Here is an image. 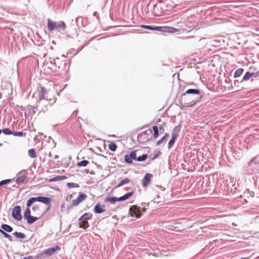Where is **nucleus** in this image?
Wrapping results in <instances>:
<instances>
[{
    "mask_svg": "<svg viewBox=\"0 0 259 259\" xmlns=\"http://www.w3.org/2000/svg\"><path fill=\"white\" fill-rule=\"evenodd\" d=\"M51 201H52V198L50 197L49 203L48 204H46V205H47V207L46 208L44 212H43V213L41 214V217H42L47 213V212L50 209V208L51 207Z\"/></svg>",
    "mask_w": 259,
    "mask_h": 259,
    "instance_id": "nucleus-40",
    "label": "nucleus"
},
{
    "mask_svg": "<svg viewBox=\"0 0 259 259\" xmlns=\"http://www.w3.org/2000/svg\"><path fill=\"white\" fill-rule=\"evenodd\" d=\"M244 71V69L242 68H240L236 70L234 72L233 77L237 78L241 75L242 73Z\"/></svg>",
    "mask_w": 259,
    "mask_h": 259,
    "instance_id": "nucleus-29",
    "label": "nucleus"
},
{
    "mask_svg": "<svg viewBox=\"0 0 259 259\" xmlns=\"http://www.w3.org/2000/svg\"><path fill=\"white\" fill-rule=\"evenodd\" d=\"M87 198V195L85 193L79 192L77 198L72 201L71 205L76 206L82 201L85 200Z\"/></svg>",
    "mask_w": 259,
    "mask_h": 259,
    "instance_id": "nucleus-11",
    "label": "nucleus"
},
{
    "mask_svg": "<svg viewBox=\"0 0 259 259\" xmlns=\"http://www.w3.org/2000/svg\"><path fill=\"white\" fill-rule=\"evenodd\" d=\"M12 179H5V180H3L1 181H0V187L4 185H7V184H9L10 183H11L12 182Z\"/></svg>",
    "mask_w": 259,
    "mask_h": 259,
    "instance_id": "nucleus-45",
    "label": "nucleus"
},
{
    "mask_svg": "<svg viewBox=\"0 0 259 259\" xmlns=\"http://www.w3.org/2000/svg\"><path fill=\"white\" fill-rule=\"evenodd\" d=\"M204 93L198 89H188L179 99L181 107L185 109L194 106L203 97Z\"/></svg>",
    "mask_w": 259,
    "mask_h": 259,
    "instance_id": "nucleus-2",
    "label": "nucleus"
},
{
    "mask_svg": "<svg viewBox=\"0 0 259 259\" xmlns=\"http://www.w3.org/2000/svg\"><path fill=\"white\" fill-rule=\"evenodd\" d=\"M83 18H84V20H87V17H76L75 18V21L77 25H78L79 22H81V23L83 21Z\"/></svg>",
    "mask_w": 259,
    "mask_h": 259,
    "instance_id": "nucleus-48",
    "label": "nucleus"
},
{
    "mask_svg": "<svg viewBox=\"0 0 259 259\" xmlns=\"http://www.w3.org/2000/svg\"><path fill=\"white\" fill-rule=\"evenodd\" d=\"M13 235L15 236L17 239H19L21 240L24 239L26 238V235L22 232H15L13 233Z\"/></svg>",
    "mask_w": 259,
    "mask_h": 259,
    "instance_id": "nucleus-27",
    "label": "nucleus"
},
{
    "mask_svg": "<svg viewBox=\"0 0 259 259\" xmlns=\"http://www.w3.org/2000/svg\"><path fill=\"white\" fill-rule=\"evenodd\" d=\"M240 80H239L238 79H235L234 81V84L236 86H238L239 83H241L242 82H240Z\"/></svg>",
    "mask_w": 259,
    "mask_h": 259,
    "instance_id": "nucleus-52",
    "label": "nucleus"
},
{
    "mask_svg": "<svg viewBox=\"0 0 259 259\" xmlns=\"http://www.w3.org/2000/svg\"><path fill=\"white\" fill-rule=\"evenodd\" d=\"M117 145L116 144L113 142H110V143L108 145V148L110 150H111L112 152H114L116 151L117 149Z\"/></svg>",
    "mask_w": 259,
    "mask_h": 259,
    "instance_id": "nucleus-36",
    "label": "nucleus"
},
{
    "mask_svg": "<svg viewBox=\"0 0 259 259\" xmlns=\"http://www.w3.org/2000/svg\"><path fill=\"white\" fill-rule=\"evenodd\" d=\"M152 130L153 131V134L152 136H151L152 138L153 137L154 139H156L158 137L159 135L158 126L153 125L152 126Z\"/></svg>",
    "mask_w": 259,
    "mask_h": 259,
    "instance_id": "nucleus-26",
    "label": "nucleus"
},
{
    "mask_svg": "<svg viewBox=\"0 0 259 259\" xmlns=\"http://www.w3.org/2000/svg\"><path fill=\"white\" fill-rule=\"evenodd\" d=\"M182 127V125L181 123L178 124L177 126H176L172 132L171 136L175 137V138H178L179 137V132L181 131Z\"/></svg>",
    "mask_w": 259,
    "mask_h": 259,
    "instance_id": "nucleus-18",
    "label": "nucleus"
},
{
    "mask_svg": "<svg viewBox=\"0 0 259 259\" xmlns=\"http://www.w3.org/2000/svg\"><path fill=\"white\" fill-rule=\"evenodd\" d=\"M254 193L253 192L249 191L248 190H247V191L244 192L243 197L249 198V196L253 197L254 196Z\"/></svg>",
    "mask_w": 259,
    "mask_h": 259,
    "instance_id": "nucleus-39",
    "label": "nucleus"
},
{
    "mask_svg": "<svg viewBox=\"0 0 259 259\" xmlns=\"http://www.w3.org/2000/svg\"><path fill=\"white\" fill-rule=\"evenodd\" d=\"M252 77H258L257 75V73L256 72H253Z\"/></svg>",
    "mask_w": 259,
    "mask_h": 259,
    "instance_id": "nucleus-56",
    "label": "nucleus"
},
{
    "mask_svg": "<svg viewBox=\"0 0 259 259\" xmlns=\"http://www.w3.org/2000/svg\"><path fill=\"white\" fill-rule=\"evenodd\" d=\"M25 133H24L22 132H12V135L16 136V137H23L24 135H25Z\"/></svg>",
    "mask_w": 259,
    "mask_h": 259,
    "instance_id": "nucleus-42",
    "label": "nucleus"
},
{
    "mask_svg": "<svg viewBox=\"0 0 259 259\" xmlns=\"http://www.w3.org/2000/svg\"><path fill=\"white\" fill-rule=\"evenodd\" d=\"M168 137L169 134L167 133H165L164 135L160 139L157 141L156 145L159 146L161 145L163 143L165 142Z\"/></svg>",
    "mask_w": 259,
    "mask_h": 259,
    "instance_id": "nucleus-24",
    "label": "nucleus"
},
{
    "mask_svg": "<svg viewBox=\"0 0 259 259\" xmlns=\"http://www.w3.org/2000/svg\"><path fill=\"white\" fill-rule=\"evenodd\" d=\"M140 27L142 28H144L148 30H153V25H141Z\"/></svg>",
    "mask_w": 259,
    "mask_h": 259,
    "instance_id": "nucleus-46",
    "label": "nucleus"
},
{
    "mask_svg": "<svg viewBox=\"0 0 259 259\" xmlns=\"http://www.w3.org/2000/svg\"><path fill=\"white\" fill-rule=\"evenodd\" d=\"M23 259H34V258L32 256L29 255L28 256L24 257Z\"/></svg>",
    "mask_w": 259,
    "mask_h": 259,
    "instance_id": "nucleus-55",
    "label": "nucleus"
},
{
    "mask_svg": "<svg viewBox=\"0 0 259 259\" xmlns=\"http://www.w3.org/2000/svg\"><path fill=\"white\" fill-rule=\"evenodd\" d=\"M36 37H38V38L36 40V45L39 46H43L45 44V40L42 39L38 34H36Z\"/></svg>",
    "mask_w": 259,
    "mask_h": 259,
    "instance_id": "nucleus-33",
    "label": "nucleus"
},
{
    "mask_svg": "<svg viewBox=\"0 0 259 259\" xmlns=\"http://www.w3.org/2000/svg\"><path fill=\"white\" fill-rule=\"evenodd\" d=\"M259 164V155L253 157L247 163V166L250 170L253 168L254 165Z\"/></svg>",
    "mask_w": 259,
    "mask_h": 259,
    "instance_id": "nucleus-15",
    "label": "nucleus"
},
{
    "mask_svg": "<svg viewBox=\"0 0 259 259\" xmlns=\"http://www.w3.org/2000/svg\"><path fill=\"white\" fill-rule=\"evenodd\" d=\"M36 94H38V100L36 101L35 105L32 106L28 105L27 106V112L28 114H31L33 115L36 112V110L39 107L40 111H45L47 109V105L48 104L54 103L57 100L56 98L53 99H49L48 95V90L44 87L39 85L38 87Z\"/></svg>",
    "mask_w": 259,
    "mask_h": 259,
    "instance_id": "nucleus-1",
    "label": "nucleus"
},
{
    "mask_svg": "<svg viewBox=\"0 0 259 259\" xmlns=\"http://www.w3.org/2000/svg\"><path fill=\"white\" fill-rule=\"evenodd\" d=\"M153 175L149 173H146L144 176L142 181V185L143 187H147L150 183Z\"/></svg>",
    "mask_w": 259,
    "mask_h": 259,
    "instance_id": "nucleus-13",
    "label": "nucleus"
},
{
    "mask_svg": "<svg viewBox=\"0 0 259 259\" xmlns=\"http://www.w3.org/2000/svg\"><path fill=\"white\" fill-rule=\"evenodd\" d=\"M49 201L50 197L41 196H38L35 197H30L27 201L28 204H30L31 205L35 202H39L45 204H48L49 203Z\"/></svg>",
    "mask_w": 259,
    "mask_h": 259,
    "instance_id": "nucleus-8",
    "label": "nucleus"
},
{
    "mask_svg": "<svg viewBox=\"0 0 259 259\" xmlns=\"http://www.w3.org/2000/svg\"><path fill=\"white\" fill-rule=\"evenodd\" d=\"M148 157L147 154H143L142 155L137 157L136 156V161L138 162H143L145 161Z\"/></svg>",
    "mask_w": 259,
    "mask_h": 259,
    "instance_id": "nucleus-30",
    "label": "nucleus"
},
{
    "mask_svg": "<svg viewBox=\"0 0 259 259\" xmlns=\"http://www.w3.org/2000/svg\"><path fill=\"white\" fill-rule=\"evenodd\" d=\"M58 158H59V156H58V155H56L55 156L54 159H57Z\"/></svg>",
    "mask_w": 259,
    "mask_h": 259,
    "instance_id": "nucleus-59",
    "label": "nucleus"
},
{
    "mask_svg": "<svg viewBox=\"0 0 259 259\" xmlns=\"http://www.w3.org/2000/svg\"><path fill=\"white\" fill-rule=\"evenodd\" d=\"M252 75L253 72H250L249 71L246 72L240 82H243L249 80L251 77H252Z\"/></svg>",
    "mask_w": 259,
    "mask_h": 259,
    "instance_id": "nucleus-22",
    "label": "nucleus"
},
{
    "mask_svg": "<svg viewBox=\"0 0 259 259\" xmlns=\"http://www.w3.org/2000/svg\"><path fill=\"white\" fill-rule=\"evenodd\" d=\"M39 209V206L37 205H34L32 207V209L33 210V211H35L37 209Z\"/></svg>",
    "mask_w": 259,
    "mask_h": 259,
    "instance_id": "nucleus-53",
    "label": "nucleus"
},
{
    "mask_svg": "<svg viewBox=\"0 0 259 259\" xmlns=\"http://www.w3.org/2000/svg\"><path fill=\"white\" fill-rule=\"evenodd\" d=\"M104 205H101L100 202L96 204L94 207V212L96 214H101L105 211Z\"/></svg>",
    "mask_w": 259,
    "mask_h": 259,
    "instance_id": "nucleus-16",
    "label": "nucleus"
},
{
    "mask_svg": "<svg viewBox=\"0 0 259 259\" xmlns=\"http://www.w3.org/2000/svg\"><path fill=\"white\" fill-rule=\"evenodd\" d=\"M145 211V208H142L137 205H134L130 207L127 217L132 218L133 220L139 219L143 215V212Z\"/></svg>",
    "mask_w": 259,
    "mask_h": 259,
    "instance_id": "nucleus-3",
    "label": "nucleus"
},
{
    "mask_svg": "<svg viewBox=\"0 0 259 259\" xmlns=\"http://www.w3.org/2000/svg\"><path fill=\"white\" fill-rule=\"evenodd\" d=\"M166 123L165 122H162L161 123L159 124L158 129L159 130L160 133H163L164 132V127L165 126Z\"/></svg>",
    "mask_w": 259,
    "mask_h": 259,
    "instance_id": "nucleus-44",
    "label": "nucleus"
},
{
    "mask_svg": "<svg viewBox=\"0 0 259 259\" xmlns=\"http://www.w3.org/2000/svg\"><path fill=\"white\" fill-rule=\"evenodd\" d=\"M44 254H45L44 253V251H43V252H41L40 253L36 255H35L34 257V258L35 259H44L45 257Z\"/></svg>",
    "mask_w": 259,
    "mask_h": 259,
    "instance_id": "nucleus-47",
    "label": "nucleus"
},
{
    "mask_svg": "<svg viewBox=\"0 0 259 259\" xmlns=\"http://www.w3.org/2000/svg\"><path fill=\"white\" fill-rule=\"evenodd\" d=\"M65 202H63V203H62L61 204V208H64L65 207Z\"/></svg>",
    "mask_w": 259,
    "mask_h": 259,
    "instance_id": "nucleus-57",
    "label": "nucleus"
},
{
    "mask_svg": "<svg viewBox=\"0 0 259 259\" xmlns=\"http://www.w3.org/2000/svg\"><path fill=\"white\" fill-rule=\"evenodd\" d=\"M0 233L4 235L5 238L8 239L10 241L12 242L13 241L12 236L8 233V232H6L4 230L0 229Z\"/></svg>",
    "mask_w": 259,
    "mask_h": 259,
    "instance_id": "nucleus-31",
    "label": "nucleus"
},
{
    "mask_svg": "<svg viewBox=\"0 0 259 259\" xmlns=\"http://www.w3.org/2000/svg\"><path fill=\"white\" fill-rule=\"evenodd\" d=\"M71 207V206H68L67 207V211H68V213H69V209Z\"/></svg>",
    "mask_w": 259,
    "mask_h": 259,
    "instance_id": "nucleus-61",
    "label": "nucleus"
},
{
    "mask_svg": "<svg viewBox=\"0 0 259 259\" xmlns=\"http://www.w3.org/2000/svg\"><path fill=\"white\" fill-rule=\"evenodd\" d=\"M130 182H131V180L128 178H126L121 180L120 182L118 183V184L114 187V188L115 189L120 187L125 184L129 183Z\"/></svg>",
    "mask_w": 259,
    "mask_h": 259,
    "instance_id": "nucleus-25",
    "label": "nucleus"
},
{
    "mask_svg": "<svg viewBox=\"0 0 259 259\" xmlns=\"http://www.w3.org/2000/svg\"><path fill=\"white\" fill-rule=\"evenodd\" d=\"M161 154V152L160 151H158L157 153L155 154L152 157L150 158V160H154L155 159L157 158Z\"/></svg>",
    "mask_w": 259,
    "mask_h": 259,
    "instance_id": "nucleus-50",
    "label": "nucleus"
},
{
    "mask_svg": "<svg viewBox=\"0 0 259 259\" xmlns=\"http://www.w3.org/2000/svg\"><path fill=\"white\" fill-rule=\"evenodd\" d=\"M2 133H3L5 135H12V132L10 128H5L1 130Z\"/></svg>",
    "mask_w": 259,
    "mask_h": 259,
    "instance_id": "nucleus-38",
    "label": "nucleus"
},
{
    "mask_svg": "<svg viewBox=\"0 0 259 259\" xmlns=\"http://www.w3.org/2000/svg\"><path fill=\"white\" fill-rule=\"evenodd\" d=\"M257 76H259V70L256 72Z\"/></svg>",
    "mask_w": 259,
    "mask_h": 259,
    "instance_id": "nucleus-63",
    "label": "nucleus"
},
{
    "mask_svg": "<svg viewBox=\"0 0 259 259\" xmlns=\"http://www.w3.org/2000/svg\"><path fill=\"white\" fill-rule=\"evenodd\" d=\"M89 163V161L87 160H82L77 163L78 167H85Z\"/></svg>",
    "mask_w": 259,
    "mask_h": 259,
    "instance_id": "nucleus-34",
    "label": "nucleus"
},
{
    "mask_svg": "<svg viewBox=\"0 0 259 259\" xmlns=\"http://www.w3.org/2000/svg\"><path fill=\"white\" fill-rule=\"evenodd\" d=\"M226 21H227L220 18L204 17L203 23L205 24L206 26H210L214 24H222Z\"/></svg>",
    "mask_w": 259,
    "mask_h": 259,
    "instance_id": "nucleus-7",
    "label": "nucleus"
},
{
    "mask_svg": "<svg viewBox=\"0 0 259 259\" xmlns=\"http://www.w3.org/2000/svg\"><path fill=\"white\" fill-rule=\"evenodd\" d=\"M130 25H116V26H129Z\"/></svg>",
    "mask_w": 259,
    "mask_h": 259,
    "instance_id": "nucleus-58",
    "label": "nucleus"
},
{
    "mask_svg": "<svg viewBox=\"0 0 259 259\" xmlns=\"http://www.w3.org/2000/svg\"><path fill=\"white\" fill-rule=\"evenodd\" d=\"M177 139V138H175V137H172V136L171 137V138L168 142V146H167V148L169 150L171 149L172 147L174 146Z\"/></svg>",
    "mask_w": 259,
    "mask_h": 259,
    "instance_id": "nucleus-32",
    "label": "nucleus"
},
{
    "mask_svg": "<svg viewBox=\"0 0 259 259\" xmlns=\"http://www.w3.org/2000/svg\"><path fill=\"white\" fill-rule=\"evenodd\" d=\"M66 28V25L63 21H59L57 22L55 30L59 33H63Z\"/></svg>",
    "mask_w": 259,
    "mask_h": 259,
    "instance_id": "nucleus-14",
    "label": "nucleus"
},
{
    "mask_svg": "<svg viewBox=\"0 0 259 259\" xmlns=\"http://www.w3.org/2000/svg\"><path fill=\"white\" fill-rule=\"evenodd\" d=\"M67 177L65 176H57L49 180H46L49 182H54L58 181H62L66 179Z\"/></svg>",
    "mask_w": 259,
    "mask_h": 259,
    "instance_id": "nucleus-20",
    "label": "nucleus"
},
{
    "mask_svg": "<svg viewBox=\"0 0 259 259\" xmlns=\"http://www.w3.org/2000/svg\"><path fill=\"white\" fill-rule=\"evenodd\" d=\"M31 206L30 204H28V202H26V208L24 212L23 218L25 220L29 215H31V210L30 207Z\"/></svg>",
    "mask_w": 259,
    "mask_h": 259,
    "instance_id": "nucleus-23",
    "label": "nucleus"
},
{
    "mask_svg": "<svg viewBox=\"0 0 259 259\" xmlns=\"http://www.w3.org/2000/svg\"><path fill=\"white\" fill-rule=\"evenodd\" d=\"M52 155L51 153V152H50V153H49V157H52Z\"/></svg>",
    "mask_w": 259,
    "mask_h": 259,
    "instance_id": "nucleus-62",
    "label": "nucleus"
},
{
    "mask_svg": "<svg viewBox=\"0 0 259 259\" xmlns=\"http://www.w3.org/2000/svg\"><path fill=\"white\" fill-rule=\"evenodd\" d=\"M134 194V192L133 191H132L126 193L122 196V197L124 199V200H126L129 199Z\"/></svg>",
    "mask_w": 259,
    "mask_h": 259,
    "instance_id": "nucleus-37",
    "label": "nucleus"
},
{
    "mask_svg": "<svg viewBox=\"0 0 259 259\" xmlns=\"http://www.w3.org/2000/svg\"><path fill=\"white\" fill-rule=\"evenodd\" d=\"M93 214L90 212H85L81 215L78 219V221L80 222L79 223V228L87 229L89 227V223L85 221L91 220Z\"/></svg>",
    "mask_w": 259,
    "mask_h": 259,
    "instance_id": "nucleus-5",
    "label": "nucleus"
},
{
    "mask_svg": "<svg viewBox=\"0 0 259 259\" xmlns=\"http://www.w3.org/2000/svg\"><path fill=\"white\" fill-rule=\"evenodd\" d=\"M57 95H58V96H59V95H60V92H57Z\"/></svg>",
    "mask_w": 259,
    "mask_h": 259,
    "instance_id": "nucleus-64",
    "label": "nucleus"
},
{
    "mask_svg": "<svg viewBox=\"0 0 259 259\" xmlns=\"http://www.w3.org/2000/svg\"><path fill=\"white\" fill-rule=\"evenodd\" d=\"M153 30L169 33H174L179 31V29L170 26L154 25H153Z\"/></svg>",
    "mask_w": 259,
    "mask_h": 259,
    "instance_id": "nucleus-6",
    "label": "nucleus"
},
{
    "mask_svg": "<svg viewBox=\"0 0 259 259\" xmlns=\"http://www.w3.org/2000/svg\"><path fill=\"white\" fill-rule=\"evenodd\" d=\"M25 176H21L18 178H17L16 180V182L17 184H19L22 182H23L24 181V180H25Z\"/></svg>",
    "mask_w": 259,
    "mask_h": 259,
    "instance_id": "nucleus-43",
    "label": "nucleus"
},
{
    "mask_svg": "<svg viewBox=\"0 0 259 259\" xmlns=\"http://www.w3.org/2000/svg\"><path fill=\"white\" fill-rule=\"evenodd\" d=\"M56 21H52L50 18L47 19V28L49 31H53L56 28Z\"/></svg>",
    "mask_w": 259,
    "mask_h": 259,
    "instance_id": "nucleus-17",
    "label": "nucleus"
},
{
    "mask_svg": "<svg viewBox=\"0 0 259 259\" xmlns=\"http://www.w3.org/2000/svg\"><path fill=\"white\" fill-rule=\"evenodd\" d=\"M42 218L41 216L40 217H36L32 215H29L27 218L25 219V220L27 221V223L29 225H31L34 223L36 221Z\"/></svg>",
    "mask_w": 259,
    "mask_h": 259,
    "instance_id": "nucleus-19",
    "label": "nucleus"
},
{
    "mask_svg": "<svg viewBox=\"0 0 259 259\" xmlns=\"http://www.w3.org/2000/svg\"><path fill=\"white\" fill-rule=\"evenodd\" d=\"M162 120L161 119V118H155L153 120L152 123H155V124H158L159 123H162Z\"/></svg>",
    "mask_w": 259,
    "mask_h": 259,
    "instance_id": "nucleus-51",
    "label": "nucleus"
},
{
    "mask_svg": "<svg viewBox=\"0 0 259 259\" xmlns=\"http://www.w3.org/2000/svg\"><path fill=\"white\" fill-rule=\"evenodd\" d=\"M124 201L122 196L121 197H116V201Z\"/></svg>",
    "mask_w": 259,
    "mask_h": 259,
    "instance_id": "nucleus-54",
    "label": "nucleus"
},
{
    "mask_svg": "<svg viewBox=\"0 0 259 259\" xmlns=\"http://www.w3.org/2000/svg\"><path fill=\"white\" fill-rule=\"evenodd\" d=\"M152 130H148L139 134L137 136V140L141 144H145L152 139L151 134Z\"/></svg>",
    "mask_w": 259,
    "mask_h": 259,
    "instance_id": "nucleus-4",
    "label": "nucleus"
},
{
    "mask_svg": "<svg viewBox=\"0 0 259 259\" xmlns=\"http://www.w3.org/2000/svg\"><path fill=\"white\" fill-rule=\"evenodd\" d=\"M28 155L30 157L34 158L36 157V153L35 149L34 148L30 149L28 151Z\"/></svg>",
    "mask_w": 259,
    "mask_h": 259,
    "instance_id": "nucleus-35",
    "label": "nucleus"
},
{
    "mask_svg": "<svg viewBox=\"0 0 259 259\" xmlns=\"http://www.w3.org/2000/svg\"><path fill=\"white\" fill-rule=\"evenodd\" d=\"M21 208L19 205H16L12 210V216L15 220L20 221L22 219V216L21 214Z\"/></svg>",
    "mask_w": 259,
    "mask_h": 259,
    "instance_id": "nucleus-9",
    "label": "nucleus"
},
{
    "mask_svg": "<svg viewBox=\"0 0 259 259\" xmlns=\"http://www.w3.org/2000/svg\"><path fill=\"white\" fill-rule=\"evenodd\" d=\"M104 201L107 202H110L111 204H114L116 202H117L116 197L108 196L105 198Z\"/></svg>",
    "mask_w": 259,
    "mask_h": 259,
    "instance_id": "nucleus-28",
    "label": "nucleus"
},
{
    "mask_svg": "<svg viewBox=\"0 0 259 259\" xmlns=\"http://www.w3.org/2000/svg\"><path fill=\"white\" fill-rule=\"evenodd\" d=\"M0 229L4 230L6 232L11 233L13 231V228L11 226L6 224H3L1 225Z\"/></svg>",
    "mask_w": 259,
    "mask_h": 259,
    "instance_id": "nucleus-21",
    "label": "nucleus"
},
{
    "mask_svg": "<svg viewBox=\"0 0 259 259\" xmlns=\"http://www.w3.org/2000/svg\"><path fill=\"white\" fill-rule=\"evenodd\" d=\"M137 152V150H133L128 154H125L124 155V162L128 164H131L133 160H136Z\"/></svg>",
    "mask_w": 259,
    "mask_h": 259,
    "instance_id": "nucleus-10",
    "label": "nucleus"
},
{
    "mask_svg": "<svg viewBox=\"0 0 259 259\" xmlns=\"http://www.w3.org/2000/svg\"><path fill=\"white\" fill-rule=\"evenodd\" d=\"M61 250V247L59 245H56L46 249L44 250V253L47 256H50L57 251Z\"/></svg>",
    "mask_w": 259,
    "mask_h": 259,
    "instance_id": "nucleus-12",
    "label": "nucleus"
},
{
    "mask_svg": "<svg viewBox=\"0 0 259 259\" xmlns=\"http://www.w3.org/2000/svg\"><path fill=\"white\" fill-rule=\"evenodd\" d=\"M97 12H95L93 14V16H97Z\"/></svg>",
    "mask_w": 259,
    "mask_h": 259,
    "instance_id": "nucleus-60",
    "label": "nucleus"
},
{
    "mask_svg": "<svg viewBox=\"0 0 259 259\" xmlns=\"http://www.w3.org/2000/svg\"><path fill=\"white\" fill-rule=\"evenodd\" d=\"M66 186L68 188H78L79 187L78 184L71 182L67 183Z\"/></svg>",
    "mask_w": 259,
    "mask_h": 259,
    "instance_id": "nucleus-41",
    "label": "nucleus"
},
{
    "mask_svg": "<svg viewBox=\"0 0 259 259\" xmlns=\"http://www.w3.org/2000/svg\"><path fill=\"white\" fill-rule=\"evenodd\" d=\"M59 60V58L58 57H57L55 59H54L53 66H55L56 67H58V68L59 69L61 67L60 65L57 62V61H58Z\"/></svg>",
    "mask_w": 259,
    "mask_h": 259,
    "instance_id": "nucleus-49",
    "label": "nucleus"
}]
</instances>
